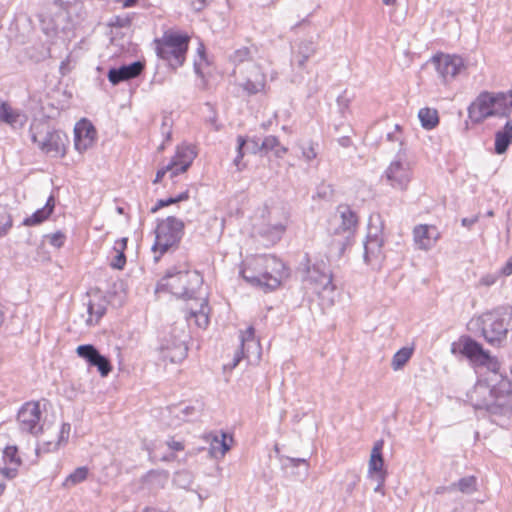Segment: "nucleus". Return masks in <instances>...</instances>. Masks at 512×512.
Wrapping results in <instances>:
<instances>
[{
  "mask_svg": "<svg viewBox=\"0 0 512 512\" xmlns=\"http://www.w3.org/2000/svg\"><path fill=\"white\" fill-rule=\"evenodd\" d=\"M511 393V381L502 379L493 387L486 382H478L468 394V398L475 410H485L493 415H505L510 410L506 397Z\"/></svg>",
  "mask_w": 512,
  "mask_h": 512,
  "instance_id": "nucleus-1",
  "label": "nucleus"
},
{
  "mask_svg": "<svg viewBox=\"0 0 512 512\" xmlns=\"http://www.w3.org/2000/svg\"><path fill=\"white\" fill-rule=\"evenodd\" d=\"M202 284L203 277L198 271L173 267L158 281L155 291H168L178 298L194 299Z\"/></svg>",
  "mask_w": 512,
  "mask_h": 512,
  "instance_id": "nucleus-2",
  "label": "nucleus"
},
{
  "mask_svg": "<svg viewBox=\"0 0 512 512\" xmlns=\"http://www.w3.org/2000/svg\"><path fill=\"white\" fill-rule=\"evenodd\" d=\"M481 333L485 341L493 347H502L507 343L512 331V306H500L484 313L480 318Z\"/></svg>",
  "mask_w": 512,
  "mask_h": 512,
  "instance_id": "nucleus-3",
  "label": "nucleus"
},
{
  "mask_svg": "<svg viewBox=\"0 0 512 512\" xmlns=\"http://www.w3.org/2000/svg\"><path fill=\"white\" fill-rule=\"evenodd\" d=\"M30 134L42 153L54 158L65 157L69 138L63 131L51 129L47 122L35 121L30 126Z\"/></svg>",
  "mask_w": 512,
  "mask_h": 512,
  "instance_id": "nucleus-4",
  "label": "nucleus"
},
{
  "mask_svg": "<svg viewBox=\"0 0 512 512\" xmlns=\"http://www.w3.org/2000/svg\"><path fill=\"white\" fill-rule=\"evenodd\" d=\"M184 222L175 216H169L166 219L158 220L154 230L155 241L152 251L156 254L155 262L164 255L170 248L177 247L184 235Z\"/></svg>",
  "mask_w": 512,
  "mask_h": 512,
  "instance_id": "nucleus-5",
  "label": "nucleus"
},
{
  "mask_svg": "<svg viewBox=\"0 0 512 512\" xmlns=\"http://www.w3.org/2000/svg\"><path fill=\"white\" fill-rule=\"evenodd\" d=\"M247 263L261 278V288L272 291L280 286L281 279L287 276L285 264L272 255H259Z\"/></svg>",
  "mask_w": 512,
  "mask_h": 512,
  "instance_id": "nucleus-6",
  "label": "nucleus"
},
{
  "mask_svg": "<svg viewBox=\"0 0 512 512\" xmlns=\"http://www.w3.org/2000/svg\"><path fill=\"white\" fill-rule=\"evenodd\" d=\"M156 53L176 70L182 66L188 51L189 37L180 33H165L161 40H156Z\"/></svg>",
  "mask_w": 512,
  "mask_h": 512,
  "instance_id": "nucleus-7",
  "label": "nucleus"
},
{
  "mask_svg": "<svg viewBox=\"0 0 512 512\" xmlns=\"http://www.w3.org/2000/svg\"><path fill=\"white\" fill-rule=\"evenodd\" d=\"M383 245V223L380 215H372L369 219L368 232L364 242V261L367 264L381 262L384 259Z\"/></svg>",
  "mask_w": 512,
  "mask_h": 512,
  "instance_id": "nucleus-8",
  "label": "nucleus"
},
{
  "mask_svg": "<svg viewBox=\"0 0 512 512\" xmlns=\"http://www.w3.org/2000/svg\"><path fill=\"white\" fill-rule=\"evenodd\" d=\"M341 223L333 231V235L340 236L337 240L342 252L346 246L351 244L358 227V216L348 205H339L337 208Z\"/></svg>",
  "mask_w": 512,
  "mask_h": 512,
  "instance_id": "nucleus-9",
  "label": "nucleus"
},
{
  "mask_svg": "<svg viewBox=\"0 0 512 512\" xmlns=\"http://www.w3.org/2000/svg\"><path fill=\"white\" fill-rule=\"evenodd\" d=\"M41 417L42 411L39 402L24 403L17 414L20 430L38 436L43 432V425L40 423Z\"/></svg>",
  "mask_w": 512,
  "mask_h": 512,
  "instance_id": "nucleus-10",
  "label": "nucleus"
},
{
  "mask_svg": "<svg viewBox=\"0 0 512 512\" xmlns=\"http://www.w3.org/2000/svg\"><path fill=\"white\" fill-rule=\"evenodd\" d=\"M451 352L453 354L459 352L470 361L480 365H486L491 360L490 353L483 348L482 344L468 335H463L458 342H453Z\"/></svg>",
  "mask_w": 512,
  "mask_h": 512,
  "instance_id": "nucleus-11",
  "label": "nucleus"
},
{
  "mask_svg": "<svg viewBox=\"0 0 512 512\" xmlns=\"http://www.w3.org/2000/svg\"><path fill=\"white\" fill-rule=\"evenodd\" d=\"M494 93L481 92L468 107V117L473 123H481L493 117Z\"/></svg>",
  "mask_w": 512,
  "mask_h": 512,
  "instance_id": "nucleus-12",
  "label": "nucleus"
},
{
  "mask_svg": "<svg viewBox=\"0 0 512 512\" xmlns=\"http://www.w3.org/2000/svg\"><path fill=\"white\" fill-rule=\"evenodd\" d=\"M144 67V63L139 60L129 64H123L119 67H111L107 72V78L113 86H116L122 82H127L139 77Z\"/></svg>",
  "mask_w": 512,
  "mask_h": 512,
  "instance_id": "nucleus-13",
  "label": "nucleus"
},
{
  "mask_svg": "<svg viewBox=\"0 0 512 512\" xmlns=\"http://www.w3.org/2000/svg\"><path fill=\"white\" fill-rule=\"evenodd\" d=\"M97 131L90 121L87 119L80 120L74 128V147L83 153L96 141Z\"/></svg>",
  "mask_w": 512,
  "mask_h": 512,
  "instance_id": "nucleus-14",
  "label": "nucleus"
},
{
  "mask_svg": "<svg viewBox=\"0 0 512 512\" xmlns=\"http://www.w3.org/2000/svg\"><path fill=\"white\" fill-rule=\"evenodd\" d=\"M432 62L439 76L443 79L455 77L460 73L461 69L464 68L462 57L457 55L438 54L432 58Z\"/></svg>",
  "mask_w": 512,
  "mask_h": 512,
  "instance_id": "nucleus-15",
  "label": "nucleus"
},
{
  "mask_svg": "<svg viewBox=\"0 0 512 512\" xmlns=\"http://www.w3.org/2000/svg\"><path fill=\"white\" fill-rule=\"evenodd\" d=\"M385 177L392 187L404 190L410 182L409 165L400 160L393 161L386 169Z\"/></svg>",
  "mask_w": 512,
  "mask_h": 512,
  "instance_id": "nucleus-16",
  "label": "nucleus"
},
{
  "mask_svg": "<svg viewBox=\"0 0 512 512\" xmlns=\"http://www.w3.org/2000/svg\"><path fill=\"white\" fill-rule=\"evenodd\" d=\"M196 151L193 146L183 144L177 147L176 153L169 162L173 168V174L186 172L196 157Z\"/></svg>",
  "mask_w": 512,
  "mask_h": 512,
  "instance_id": "nucleus-17",
  "label": "nucleus"
},
{
  "mask_svg": "<svg viewBox=\"0 0 512 512\" xmlns=\"http://www.w3.org/2000/svg\"><path fill=\"white\" fill-rule=\"evenodd\" d=\"M164 358H167L172 363H178L184 360L188 353L186 339L181 336L174 337L171 341H167L166 345L161 347Z\"/></svg>",
  "mask_w": 512,
  "mask_h": 512,
  "instance_id": "nucleus-18",
  "label": "nucleus"
},
{
  "mask_svg": "<svg viewBox=\"0 0 512 512\" xmlns=\"http://www.w3.org/2000/svg\"><path fill=\"white\" fill-rule=\"evenodd\" d=\"M304 280L313 285L314 288H318L329 284L333 280V275L329 267L324 262H321L306 269Z\"/></svg>",
  "mask_w": 512,
  "mask_h": 512,
  "instance_id": "nucleus-19",
  "label": "nucleus"
},
{
  "mask_svg": "<svg viewBox=\"0 0 512 512\" xmlns=\"http://www.w3.org/2000/svg\"><path fill=\"white\" fill-rule=\"evenodd\" d=\"M413 237L419 249H430L439 237L435 226L417 225L413 230Z\"/></svg>",
  "mask_w": 512,
  "mask_h": 512,
  "instance_id": "nucleus-20",
  "label": "nucleus"
},
{
  "mask_svg": "<svg viewBox=\"0 0 512 512\" xmlns=\"http://www.w3.org/2000/svg\"><path fill=\"white\" fill-rule=\"evenodd\" d=\"M317 51V41L313 38L301 40L293 50L292 61L298 68H304L306 62Z\"/></svg>",
  "mask_w": 512,
  "mask_h": 512,
  "instance_id": "nucleus-21",
  "label": "nucleus"
},
{
  "mask_svg": "<svg viewBox=\"0 0 512 512\" xmlns=\"http://www.w3.org/2000/svg\"><path fill=\"white\" fill-rule=\"evenodd\" d=\"M0 122L13 128H22L27 122V116L18 109H13L6 101L0 100Z\"/></svg>",
  "mask_w": 512,
  "mask_h": 512,
  "instance_id": "nucleus-22",
  "label": "nucleus"
},
{
  "mask_svg": "<svg viewBox=\"0 0 512 512\" xmlns=\"http://www.w3.org/2000/svg\"><path fill=\"white\" fill-rule=\"evenodd\" d=\"M383 446L384 440L382 439L374 443L368 464V475L387 474L384 469Z\"/></svg>",
  "mask_w": 512,
  "mask_h": 512,
  "instance_id": "nucleus-23",
  "label": "nucleus"
},
{
  "mask_svg": "<svg viewBox=\"0 0 512 512\" xmlns=\"http://www.w3.org/2000/svg\"><path fill=\"white\" fill-rule=\"evenodd\" d=\"M55 208V198L50 195L44 207L37 209L31 216L26 217L23 221L25 226H36L47 220L53 213Z\"/></svg>",
  "mask_w": 512,
  "mask_h": 512,
  "instance_id": "nucleus-24",
  "label": "nucleus"
},
{
  "mask_svg": "<svg viewBox=\"0 0 512 512\" xmlns=\"http://www.w3.org/2000/svg\"><path fill=\"white\" fill-rule=\"evenodd\" d=\"M512 112V91L494 93L493 116L509 117Z\"/></svg>",
  "mask_w": 512,
  "mask_h": 512,
  "instance_id": "nucleus-25",
  "label": "nucleus"
},
{
  "mask_svg": "<svg viewBox=\"0 0 512 512\" xmlns=\"http://www.w3.org/2000/svg\"><path fill=\"white\" fill-rule=\"evenodd\" d=\"M512 144V120H508L503 129L495 133V153L504 154Z\"/></svg>",
  "mask_w": 512,
  "mask_h": 512,
  "instance_id": "nucleus-26",
  "label": "nucleus"
},
{
  "mask_svg": "<svg viewBox=\"0 0 512 512\" xmlns=\"http://www.w3.org/2000/svg\"><path fill=\"white\" fill-rule=\"evenodd\" d=\"M211 443H210V453L214 457L224 456L226 452H228L231 448L230 442L233 441L232 437L228 435L227 433L222 432L219 434H213L211 435Z\"/></svg>",
  "mask_w": 512,
  "mask_h": 512,
  "instance_id": "nucleus-27",
  "label": "nucleus"
},
{
  "mask_svg": "<svg viewBox=\"0 0 512 512\" xmlns=\"http://www.w3.org/2000/svg\"><path fill=\"white\" fill-rule=\"evenodd\" d=\"M255 330L252 326L248 327L244 333L240 335V349L236 352L234 356V365H237L240 360L244 357H247L246 353L249 352L251 346H256L257 343L254 340Z\"/></svg>",
  "mask_w": 512,
  "mask_h": 512,
  "instance_id": "nucleus-28",
  "label": "nucleus"
},
{
  "mask_svg": "<svg viewBox=\"0 0 512 512\" xmlns=\"http://www.w3.org/2000/svg\"><path fill=\"white\" fill-rule=\"evenodd\" d=\"M421 126L426 130H432L439 124V116L436 109L425 107L418 112Z\"/></svg>",
  "mask_w": 512,
  "mask_h": 512,
  "instance_id": "nucleus-29",
  "label": "nucleus"
},
{
  "mask_svg": "<svg viewBox=\"0 0 512 512\" xmlns=\"http://www.w3.org/2000/svg\"><path fill=\"white\" fill-rule=\"evenodd\" d=\"M313 289L320 298L323 306L330 307L334 305L336 298V286L333 283V280H331L329 284H325Z\"/></svg>",
  "mask_w": 512,
  "mask_h": 512,
  "instance_id": "nucleus-30",
  "label": "nucleus"
},
{
  "mask_svg": "<svg viewBox=\"0 0 512 512\" xmlns=\"http://www.w3.org/2000/svg\"><path fill=\"white\" fill-rule=\"evenodd\" d=\"M261 148L265 154L273 151L276 157H282L287 152V148L281 146L278 138L273 135H269L262 140Z\"/></svg>",
  "mask_w": 512,
  "mask_h": 512,
  "instance_id": "nucleus-31",
  "label": "nucleus"
},
{
  "mask_svg": "<svg viewBox=\"0 0 512 512\" xmlns=\"http://www.w3.org/2000/svg\"><path fill=\"white\" fill-rule=\"evenodd\" d=\"M458 489L462 493L472 494L477 490V480L474 476H467L459 479L457 482L452 483L449 489Z\"/></svg>",
  "mask_w": 512,
  "mask_h": 512,
  "instance_id": "nucleus-32",
  "label": "nucleus"
},
{
  "mask_svg": "<svg viewBox=\"0 0 512 512\" xmlns=\"http://www.w3.org/2000/svg\"><path fill=\"white\" fill-rule=\"evenodd\" d=\"M413 354V349L408 347H403L399 349L393 356L391 361V366L393 370L397 371L402 369L406 363L410 360Z\"/></svg>",
  "mask_w": 512,
  "mask_h": 512,
  "instance_id": "nucleus-33",
  "label": "nucleus"
},
{
  "mask_svg": "<svg viewBox=\"0 0 512 512\" xmlns=\"http://www.w3.org/2000/svg\"><path fill=\"white\" fill-rule=\"evenodd\" d=\"M87 312L89 314V318L87 319V324L92 325L93 320L92 317L95 316V323H97L106 313V304L105 301H99L95 303L94 301H89Z\"/></svg>",
  "mask_w": 512,
  "mask_h": 512,
  "instance_id": "nucleus-34",
  "label": "nucleus"
},
{
  "mask_svg": "<svg viewBox=\"0 0 512 512\" xmlns=\"http://www.w3.org/2000/svg\"><path fill=\"white\" fill-rule=\"evenodd\" d=\"M71 426L69 423H63L61 426V430L59 433L58 441L57 442H47L43 444V449L45 452L55 451L59 448L61 443H66L69 438Z\"/></svg>",
  "mask_w": 512,
  "mask_h": 512,
  "instance_id": "nucleus-35",
  "label": "nucleus"
},
{
  "mask_svg": "<svg viewBox=\"0 0 512 512\" xmlns=\"http://www.w3.org/2000/svg\"><path fill=\"white\" fill-rule=\"evenodd\" d=\"M89 469L86 466L76 468L71 474H69L63 485L65 487L75 486L87 479Z\"/></svg>",
  "mask_w": 512,
  "mask_h": 512,
  "instance_id": "nucleus-36",
  "label": "nucleus"
},
{
  "mask_svg": "<svg viewBox=\"0 0 512 512\" xmlns=\"http://www.w3.org/2000/svg\"><path fill=\"white\" fill-rule=\"evenodd\" d=\"M193 480H194L193 474L188 470H179V471L175 472L174 477H173V483L177 487H179L181 489H185V490H188L191 488V486L193 484Z\"/></svg>",
  "mask_w": 512,
  "mask_h": 512,
  "instance_id": "nucleus-37",
  "label": "nucleus"
},
{
  "mask_svg": "<svg viewBox=\"0 0 512 512\" xmlns=\"http://www.w3.org/2000/svg\"><path fill=\"white\" fill-rule=\"evenodd\" d=\"M89 366L96 367L102 377H106L112 370V365L109 358L102 355L100 352L89 364Z\"/></svg>",
  "mask_w": 512,
  "mask_h": 512,
  "instance_id": "nucleus-38",
  "label": "nucleus"
},
{
  "mask_svg": "<svg viewBox=\"0 0 512 512\" xmlns=\"http://www.w3.org/2000/svg\"><path fill=\"white\" fill-rule=\"evenodd\" d=\"M177 418L182 421H188L191 417L197 414V410L192 405L183 406L182 404L173 406L170 410Z\"/></svg>",
  "mask_w": 512,
  "mask_h": 512,
  "instance_id": "nucleus-39",
  "label": "nucleus"
},
{
  "mask_svg": "<svg viewBox=\"0 0 512 512\" xmlns=\"http://www.w3.org/2000/svg\"><path fill=\"white\" fill-rule=\"evenodd\" d=\"M240 275L250 285L261 288L260 276L257 275L256 272H254V270L247 262L244 264V267L240 270Z\"/></svg>",
  "mask_w": 512,
  "mask_h": 512,
  "instance_id": "nucleus-40",
  "label": "nucleus"
},
{
  "mask_svg": "<svg viewBox=\"0 0 512 512\" xmlns=\"http://www.w3.org/2000/svg\"><path fill=\"white\" fill-rule=\"evenodd\" d=\"M76 352L79 357L86 360L88 365L94 360V358L99 354L98 349L92 344H83L79 345L76 349Z\"/></svg>",
  "mask_w": 512,
  "mask_h": 512,
  "instance_id": "nucleus-41",
  "label": "nucleus"
},
{
  "mask_svg": "<svg viewBox=\"0 0 512 512\" xmlns=\"http://www.w3.org/2000/svg\"><path fill=\"white\" fill-rule=\"evenodd\" d=\"M246 144H247V137L239 135L237 137V147H236L237 155L233 160L234 165L237 167V169L239 171H241L245 167V164L242 163V159L245 155L244 149H245Z\"/></svg>",
  "mask_w": 512,
  "mask_h": 512,
  "instance_id": "nucleus-42",
  "label": "nucleus"
},
{
  "mask_svg": "<svg viewBox=\"0 0 512 512\" xmlns=\"http://www.w3.org/2000/svg\"><path fill=\"white\" fill-rule=\"evenodd\" d=\"M207 308H208V303H207V300L204 299L199 311H194V310L190 311V316L196 318V324L199 327H206L209 323L208 314L205 311V309H207Z\"/></svg>",
  "mask_w": 512,
  "mask_h": 512,
  "instance_id": "nucleus-43",
  "label": "nucleus"
},
{
  "mask_svg": "<svg viewBox=\"0 0 512 512\" xmlns=\"http://www.w3.org/2000/svg\"><path fill=\"white\" fill-rule=\"evenodd\" d=\"M12 226V218L4 206H0V236L5 235Z\"/></svg>",
  "mask_w": 512,
  "mask_h": 512,
  "instance_id": "nucleus-44",
  "label": "nucleus"
},
{
  "mask_svg": "<svg viewBox=\"0 0 512 512\" xmlns=\"http://www.w3.org/2000/svg\"><path fill=\"white\" fill-rule=\"evenodd\" d=\"M4 459L7 463L15 465L16 467L20 466L22 461L18 456V449L16 446H7L4 451Z\"/></svg>",
  "mask_w": 512,
  "mask_h": 512,
  "instance_id": "nucleus-45",
  "label": "nucleus"
},
{
  "mask_svg": "<svg viewBox=\"0 0 512 512\" xmlns=\"http://www.w3.org/2000/svg\"><path fill=\"white\" fill-rule=\"evenodd\" d=\"M265 86L264 80H256L252 81L250 79H247L243 84L242 88L244 91L247 92L248 95H254L260 92Z\"/></svg>",
  "mask_w": 512,
  "mask_h": 512,
  "instance_id": "nucleus-46",
  "label": "nucleus"
},
{
  "mask_svg": "<svg viewBox=\"0 0 512 512\" xmlns=\"http://www.w3.org/2000/svg\"><path fill=\"white\" fill-rule=\"evenodd\" d=\"M250 57V50L247 47H242L236 51L233 52V54L230 55V60L235 65H238Z\"/></svg>",
  "mask_w": 512,
  "mask_h": 512,
  "instance_id": "nucleus-47",
  "label": "nucleus"
},
{
  "mask_svg": "<svg viewBox=\"0 0 512 512\" xmlns=\"http://www.w3.org/2000/svg\"><path fill=\"white\" fill-rule=\"evenodd\" d=\"M172 117L168 114L163 115L162 124H161V133L164 136L165 140H170L172 135Z\"/></svg>",
  "mask_w": 512,
  "mask_h": 512,
  "instance_id": "nucleus-48",
  "label": "nucleus"
},
{
  "mask_svg": "<svg viewBox=\"0 0 512 512\" xmlns=\"http://www.w3.org/2000/svg\"><path fill=\"white\" fill-rule=\"evenodd\" d=\"M116 252V255L112 259L110 266L113 269L122 270L124 266L126 265V255L125 252L121 250H114Z\"/></svg>",
  "mask_w": 512,
  "mask_h": 512,
  "instance_id": "nucleus-49",
  "label": "nucleus"
},
{
  "mask_svg": "<svg viewBox=\"0 0 512 512\" xmlns=\"http://www.w3.org/2000/svg\"><path fill=\"white\" fill-rule=\"evenodd\" d=\"M302 156L307 160L311 161L317 157V152L313 142H307L301 145Z\"/></svg>",
  "mask_w": 512,
  "mask_h": 512,
  "instance_id": "nucleus-50",
  "label": "nucleus"
},
{
  "mask_svg": "<svg viewBox=\"0 0 512 512\" xmlns=\"http://www.w3.org/2000/svg\"><path fill=\"white\" fill-rule=\"evenodd\" d=\"M284 465L286 467H299V466H303L304 474H307V472H308V463H307L305 458L286 457Z\"/></svg>",
  "mask_w": 512,
  "mask_h": 512,
  "instance_id": "nucleus-51",
  "label": "nucleus"
},
{
  "mask_svg": "<svg viewBox=\"0 0 512 512\" xmlns=\"http://www.w3.org/2000/svg\"><path fill=\"white\" fill-rule=\"evenodd\" d=\"M245 148L248 152L252 153V154H257L259 152H263L262 148H261V142H260V139L259 138H251L249 139L247 137V144L245 145Z\"/></svg>",
  "mask_w": 512,
  "mask_h": 512,
  "instance_id": "nucleus-52",
  "label": "nucleus"
},
{
  "mask_svg": "<svg viewBox=\"0 0 512 512\" xmlns=\"http://www.w3.org/2000/svg\"><path fill=\"white\" fill-rule=\"evenodd\" d=\"M110 26L125 28L131 24V18L129 16H114L110 21Z\"/></svg>",
  "mask_w": 512,
  "mask_h": 512,
  "instance_id": "nucleus-53",
  "label": "nucleus"
},
{
  "mask_svg": "<svg viewBox=\"0 0 512 512\" xmlns=\"http://www.w3.org/2000/svg\"><path fill=\"white\" fill-rule=\"evenodd\" d=\"M500 275H501L500 272L499 273H488L480 278L479 285L490 287L497 282Z\"/></svg>",
  "mask_w": 512,
  "mask_h": 512,
  "instance_id": "nucleus-54",
  "label": "nucleus"
},
{
  "mask_svg": "<svg viewBox=\"0 0 512 512\" xmlns=\"http://www.w3.org/2000/svg\"><path fill=\"white\" fill-rule=\"evenodd\" d=\"M167 172H170V177L171 178H174L176 177L178 174H173V168L171 167V165L168 163L166 166L162 167L161 169H159L157 172H156V176H155V179L153 180V183L154 184H157V183H160L161 180L163 179V177L165 176V174Z\"/></svg>",
  "mask_w": 512,
  "mask_h": 512,
  "instance_id": "nucleus-55",
  "label": "nucleus"
},
{
  "mask_svg": "<svg viewBox=\"0 0 512 512\" xmlns=\"http://www.w3.org/2000/svg\"><path fill=\"white\" fill-rule=\"evenodd\" d=\"M65 235L57 231L50 236V244L56 248H60L64 245Z\"/></svg>",
  "mask_w": 512,
  "mask_h": 512,
  "instance_id": "nucleus-56",
  "label": "nucleus"
},
{
  "mask_svg": "<svg viewBox=\"0 0 512 512\" xmlns=\"http://www.w3.org/2000/svg\"><path fill=\"white\" fill-rule=\"evenodd\" d=\"M174 204V200L172 197H168L166 199H159L156 204L151 208L150 212L151 213H156L158 212L160 209L164 208V207H167L169 205H172Z\"/></svg>",
  "mask_w": 512,
  "mask_h": 512,
  "instance_id": "nucleus-57",
  "label": "nucleus"
},
{
  "mask_svg": "<svg viewBox=\"0 0 512 512\" xmlns=\"http://www.w3.org/2000/svg\"><path fill=\"white\" fill-rule=\"evenodd\" d=\"M212 0H190L194 11L201 12Z\"/></svg>",
  "mask_w": 512,
  "mask_h": 512,
  "instance_id": "nucleus-58",
  "label": "nucleus"
},
{
  "mask_svg": "<svg viewBox=\"0 0 512 512\" xmlns=\"http://www.w3.org/2000/svg\"><path fill=\"white\" fill-rule=\"evenodd\" d=\"M349 98L346 96V92H343L341 95L337 97V104L339 106L340 111L343 113L345 109L349 106Z\"/></svg>",
  "mask_w": 512,
  "mask_h": 512,
  "instance_id": "nucleus-59",
  "label": "nucleus"
},
{
  "mask_svg": "<svg viewBox=\"0 0 512 512\" xmlns=\"http://www.w3.org/2000/svg\"><path fill=\"white\" fill-rule=\"evenodd\" d=\"M359 481L360 477L357 474H351L350 481L346 484V492L351 494Z\"/></svg>",
  "mask_w": 512,
  "mask_h": 512,
  "instance_id": "nucleus-60",
  "label": "nucleus"
},
{
  "mask_svg": "<svg viewBox=\"0 0 512 512\" xmlns=\"http://www.w3.org/2000/svg\"><path fill=\"white\" fill-rule=\"evenodd\" d=\"M17 468L18 467H16L15 465H14V467H6L2 470V474L9 479H13L17 476V473H18Z\"/></svg>",
  "mask_w": 512,
  "mask_h": 512,
  "instance_id": "nucleus-61",
  "label": "nucleus"
},
{
  "mask_svg": "<svg viewBox=\"0 0 512 512\" xmlns=\"http://www.w3.org/2000/svg\"><path fill=\"white\" fill-rule=\"evenodd\" d=\"M501 275L509 276L512 274V255L507 260L506 264L500 270Z\"/></svg>",
  "mask_w": 512,
  "mask_h": 512,
  "instance_id": "nucleus-62",
  "label": "nucleus"
},
{
  "mask_svg": "<svg viewBox=\"0 0 512 512\" xmlns=\"http://www.w3.org/2000/svg\"><path fill=\"white\" fill-rule=\"evenodd\" d=\"M386 476H387V474L368 475L369 479L371 481H374L376 483V485H384Z\"/></svg>",
  "mask_w": 512,
  "mask_h": 512,
  "instance_id": "nucleus-63",
  "label": "nucleus"
},
{
  "mask_svg": "<svg viewBox=\"0 0 512 512\" xmlns=\"http://www.w3.org/2000/svg\"><path fill=\"white\" fill-rule=\"evenodd\" d=\"M127 243H128V238L123 237V238H121V239L116 241L113 249L114 250H121V251L125 252V250L127 248Z\"/></svg>",
  "mask_w": 512,
  "mask_h": 512,
  "instance_id": "nucleus-64",
  "label": "nucleus"
}]
</instances>
